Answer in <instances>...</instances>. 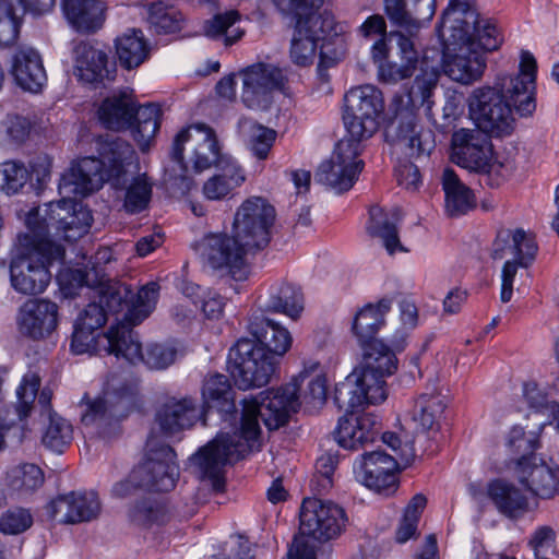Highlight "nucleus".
<instances>
[{
	"instance_id": "1",
	"label": "nucleus",
	"mask_w": 559,
	"mask_h": 559,
	"mask_svg": "<svg viewBox=\"0 0 559 559\" xmlns=\"http://www.w3.org/2000/svg\"><path fill=\"white\" fill-rule=\"evenodd\" d=\"M536 68L533 55L523 51L518 73L500 74L492 85L472 90L466 104L475 129L491 136H506L513 131L514 111L522 117L531 116L536 109Z\"/></svg>"
},
{
	"instance_id": "2",
	"label": "nucleus",
	"mask_w": 559,
	"mask_h": 559,
	"mask_svg": "<svg viewBox=\"0 0 559 559\" xmlns=\"http://www.w3.org/2000/svg\"><path fill=\"white\" fill-rule=\"evenodd\" d=\"M98 166L95 157L73 162L60 178L58 190L61 200L29 211L25 219L29 231L25 235H34L36 239H48L47 235H53L68 241L81 237L91 226L92 215L74 198L88 195L102 188Z\"/></svg>"
},
{
	"instance_id": "3",
	"label": "nucleus",
	"mask_w": 559,
	"mask_h": 559,
	"mask_svg": "<svg viewBox=\"0 0 559 559\" xmlns=\"http://www.w3.org/2000/svg\"><path fill=\"white\" fill-rule=\"evenodd\" d=\"M435 85L433 75L416 78L408 92L395 94L391 99L384 134L396 156L419 159L433 150V134L423 126L418 111Z\"/></svg>"
},
{
	"instance_id": "4",
	"label": "nucleus",
	"mask_w": 559,
	"mask_h": 559,
	"mask_svg": "<svg viewBox=\"0 0 559 559\" xmlns=\"http://www.w3.org/2000/svg\"><path fill=\"white\" fill-rule=\"evenodd\" d=\"M98 173L104 182L123 192V207L129 213L145 210L152 197V183L140 171L136 153L124 140L116 138L102 141L98 147Z\"/></svg>"
},
{
	"instance_id": "5",
	"label": "nucleus",
	"mask_w": 559,
	"mask_h": 559,
	"mask_svg": "<svg viewBox=\"0 0 559 559\" xmlns=\"http://www.w3.org/2000/svg\"><path fill=\"white\" fill-rule=\"evenodd\" d=\"M284 14H295L296 27L292 38L290 58L297 66L311 64L318 47H320V61L318 71L322 75L323 67L332 66L335 58L329 57L325 51L326 39L336 34L334 16L328 12L313 11L323 0H273Z\"/></svg>"
},
{
	"instance_id": "6",
	"label": "nucleus",
	"mask_w": 559,
	"mask_h": 559,
	"mask_svg": "<svg viewBox=\"0 0 559 559\" xmlns=\"http://www.w3.org/2000/svg\"><path fill=\"white\" fill-rule=\"evenodd\" d=\"M64 249L50 239H36L34 235H20L10 263L12 287L23 295L43 293L51 274L49 266L62 260Z\"/></svg>"
},
{
	"instance_id": "7",
	"label": "nucleus",
	"mask_w": 559,
	"mask_h": 559,
	"mask_svg": "<svg viewBox=\"0 0 559 559\" xmlns=\"http://www.w3.org/2000/svg\"><path fill=\"white\" fill-rule=\"evenodd\" d=\"M304 377L299 374L277 389L261 392L259 397L243 400L241 438L246 442L257 441L260 435L259 418L270 430L287 424L290 415L300 407L298 391Z\"/></svg>"
},
{
	"instance_id": "8",
	"label": "nucleus",
	"mask_w": 559,
	"mask_h": 559,
	"mask_svg": "<svg viewBox=\"0 0 559 559\" xmlns=\"http://www.w3.org/2000/svg\"><path fill=\"white\" fill-rule=\"evenodd\" d=\"M98 118L110 130L131 128L134 141L142 151H146L159 129L160 109L154 104L138 107L132 92L123 90L103 100Z\"/></svg>"
},
{
	"instance_id": "9",
	"label": "nucleus",
	"mask_w": 559,
	"mask_h": 559,
	"mask_svg": "<svg viewBox=\"0 0 559 559\" xmlns=\"http://www.w3.org/2000/svg\"><path fill=\"white\" fill-rule=\"evenodd\" d=\"M445 52L443 71L453 81L472 84L480 80L486 69L485 53L499 48L502 38L497 27L485 24L483 35H467L466 38L452 41L443 38Z\"/></svg>"
},
{
	"instance_id": "10",
	"label": "nucleus",
	"mask_w": 559,
	"mask_h": 559,
	"mask_svg": "<svg viewBox=\"0 0 559 559\" xmlns=\"http://www.w3.org/2000/svg\"><path fill=\"white\" fill-rule=\"evenodd\" d=\"M179 476L176 454L153 430L147 438L144 461L136 466L128 479L114 487L117 497H126L132 489L171 490Z\"/></svg>"
},
{
	"instance_id": "11",
	"label": "nucleus",
	"mask_w": 559,
	"mask_h": 559,
	"mask_svg": "<svg viewBox=\"0 0 559 559\" xmlns=\"http://www.w3.org/2000/svg\"><path fill=\"white\" fill-rule=\"evenodd\" d=\"M490 134L477 129L462 128L452 134V160L476 174L509 176L514 166L498 160Z\"/></svg>"
},
{
	"instance_id": "12",
	"label": "nucleus",
	"mask_w": 559,
	"mask_h": 559,
	"mask_svg": "<svg viewBox=\"0 0 559 559\" xmlns=\"http://www.w3.org/2000/svg\"><path fill=\"white\" fill-rule=\"evenodd\" d=\"M173 157L201 173L217 166L223 159L222 145L215 130L205 123H194L182 129L175 138Z\"/></svg>"
},
{
	"instance_id": "13",
	"label": "nucleus",
	"mask_w": 559,
	"mask_h": 559,
	"mask_svg": "<svg viewBox=\"0 0 559 559\" xmlns=\"http://www.w3.org/2000/svg\"><path fill=\"white\" fill-rule=\"evenodd\" d=\"M415 457V449L405 444L397 456L382 451H372L360 455L353 465L355 479L379 493L391 495L397 488L396 472L408 465Z\"/></svg>"
},
{
	"instance_id": "14",
	"label": "nucleus",
	"mask_w": 559,
	"mask_h": 559,
	"mask_svg": "<svg viewBox=\"0 0 559 559\" xmlns=\"http://www.w3.org/2000/svg\"><path fill=\"white\" fill-rule=\"evenodd\" d=\"M384 109L383 95L376 86L366 84L350 88L344 97V123L350 140L361 142L379 129Z\"/></svg>"
},
{
	"instance_id": "15",
	"label": "nucleus",
	"mask_w": 559,
	"mask_h": 559,
	"mask_svg": "<svg viewBox=\"0 0 559 559\" xmlns=\"http://www.w3.org/2000/svg\"><path fill=\"white\" fill-rule=\"evenodd\" d=\"M135 388L118 377L107 381L102 395L81 403V421L85 427L97 431L108 426L112 419L126 416L134 405Z\"/></svg>"
},
{
	"instance_id": "16",
	"label": "nucleus",
	"mask_w": 559,
	"mask_h": 559,
	"mask_svg": "<svg viewBox=\"0 0 559 559\" xmlns=\"http://www.w3.org/2000/svg\"><path fill=\"white\" fill-rule=\"evenodd\" d=\"M275 217V209L266 199L250 197L235 213L233 234L245 248L259 250L269 243Z\"/></svg>"
},
{
	"instance_id": "17",
	"label": "nucleus",
	"mask_w": 559,
	"mask_h": 559,
	"mask_svg": "<svg viewBox=\"0 0 559 559\" xmlns=\"http://www.w3.org/2000/svg\"><path fill=\"white\" fill-rule=\"evenodd\" d=\"M252 448L249 442H242L236 435L219 433L204 445L191 459V465L202 479H209L215 490L223 486V472L225 465L241 457Z\"/></svg>"
},
{
	"instance_id": "18",
	"label": "nucleus",
	"mask_w": 559,
	"mask_h": 559,
	"mask_svg": "<svg viewBox=\"0 0 559 559\" xmlns=\"http://www.w3.org/2000/svg\"><path fill=\"white\" fill-rule=\"evenodd\" d=\"M229 360L236 384L242 390L265 385L273 373L277 360L250 340H240L231 348Z\"/></svg>"
},
{
	"instance_id": "19",
	"label": "nucleus",
	"mask_w": 559,
	"mask_h": 559,
	"mask_svg": "<svg viewBox=\"0 0 559 559\" xmlns=\"http://www.w3.org/2000/svg\"><path fill=\"white\" fill-rule=\"evenodd\" d=\"M360 151L359 142L342 139L337 142L330 160L320 165L316 179L338 193L349 190L364 166L362 160L358 158Z\"/></svg>"
},
{
	"instance_id": "20",
	"label": "nucleus",
	"mask_w": 559,
	"mask_h": 559,
	"mask_svg": "<svg viewBox=\"0 0 559 559\" xmlns=\"http://www.w3.org/2000/svg\"><path fill=\"white\" fill-rule=\"evenodd\" d=\"M242 79L241 102L254 110H265L273 102V93L284 91L285 72L275 64L259 62L240 72Z\"/></svg>"
},
{
	"instance_id": "21",
	"label": "nucleus",
	"mask_w": 559,
	"mask_h": 559,
	"mask_svg": "<svg viewBox=\"0 0 559 559\" xmlns=\"http://www.w3.org/2000/svg\"><path fill=\"white\" fill-rule=\"evenodd\" d=\"M346 522L344 509L332 501L308 498L301 504L299 530L304 536L329 542L343 533Z\"/></svg>"
},
{
	"instance_id": "22",
	"label": "nucleus",
	"mask_w": 559,
	"mask_h": 559,
	"mask_svg": "<svg viewBox=\"0 0 559 559\" xmlns=\"http://www.w3.org/2000/svg\"><path fill=\"white\" fill-rule=\"evenodd\" d=\"M334 399L338 406L345 409H354L365 404L382 403L386 399L384 378L367 370L360 364L343 382L336 385Z\"/></svg>"
},
{
	"instance_id": "23",
	"label": "nucleus",
	"mask_w": 559,
	"mask_h": 559,
	"mask_svg": "<svg viewBox=\"0 0 559 559\" xmlns=\"http://www.w3.org/2000/svg\"><path fill=\"white\" fill-rule=\"evenodd\" d=\"M203 260L213 269L228 267L236 281L248 277V269L245 266L243 257L252 249L245 248L241 241L225 234H211L204 237L199 246Z\"/></svg>"
},
{
	"instance_id": "24",
	"label": "nucleus",
	"mask_w": 559,
	"mask_h": 559,
	"mask_svg": "<svg viewBox=\"0 0 559 559\" xmlns=\"http://www.w3.org/2000/svg\"><path fill=\"white\" fill-rule=\"evenodd\" d=\"M514 476L533 496L552 499L559 493V466L536 454L523 455L514 467Z\"/></svg>"
},
{
	"instance_id": "25",
	"label": "nucleus",
	"mask_w": 559,
	"mask_h": 559,
	"mask_svg": "<svg viewBox=\"0 0 559 559\" xmlns=\"http://www.w3.org/2000/svg\"><path fill=\"white\" fill-rule=\"evenodd\" d=\"M475 0H450L442 13L439 34L452 41L466 38L467 35H483L485 24L496 27L488 19L480 17L474 9Z\"/></svg>"
},
{
	"instance_id": "26",
	"label": "nucleus",
	"mask_w": 559,
	"mask_h": 559,
	"mask_svg": "<svg viewBox=\"0 0 559 559\" xmlns=\"http://www.w3.org/2000/svg\"><path fill=\"white\" fill-rule=\"evenodd\" d=\"M46 511L48 515L62 524H79L98 518L102 504L98 496L93 492H69L51 500Z\"/></svg>"
},
{
	"instance_id": "27",
	"label": "nucleus",
	"mask_w": 559,
	"mask_h": 559,
	"mask_svg": "<svg viewBox=\"0 0 559 559\" xmlns=\"http://www.w3.org/2000/svg\"><path fill=\"white\" fill-rule=\"evenodd\" d=\"M21 334L33 340L49 336L58 325V306L46 299H29L24 302L16 318Z\"/></svg>"
},
{
	"instance_id": "28",
	"label": "nucleus",
	"mask_w": 559,
	"mask_h": 559,
	"mask_svg": "<svg viewBox=\"0 0 559 559\" xmlns=\"http://www.w3.org/2000/svg\"><path fill=\"white\" fill-rule=\"evenodd\" d=\"M204 417V409L193 397H171L156 413L155 421L165 436H173L193 427Z\"/></svg>"
},
{
	"instance_id": "29",
	"label": "nucleus",
	"mask_w": 559,
	"mask_h": 559,
	"mask_svg": "<svg viewBox=\"0 0 559 559\" xmlns=\"http://www.w3.org/2000/svg\"><path fill=\"white\" fill-rule=\"evenodd\" d=\"M537 253V245L531 234L522 228H501L492 243L493 260H514L526 269Z\"/></svg>"
},
{
	"instance_id": "30",
	"label": "nucleus",
	"mask_w": 559,
	"mask_h": 559,
	"mask_svg": "<svg viewBox=\"0 0 559 559\" xmlns=\"http://www.w3.org/2000/svg\"><path fill=\"white\" fill-rule=\"evenodd\" d=\"M390 22L415 35L429 23L436 12V0H383Z\"/></svg>"
},
{
	"instance_id": "31",
	"label": "nucleus",
	"mask_w": 559,
	"mask_h": 559,
	"mask_svg": "<svg viewBox=\"0 0 559 559\" xmlns=\"http://www.w3.org/2000/svg\"><path fill=\"white\" fill-rule=\"evenodd\" d=\"M379 432V423L372 414L346 415L338 420L335 430L337 443L349 450H358L372 442Z\"/></svg>"
},
{
	"instance_id": "32",
	"label": "nucleus",
	"mask_w": 559,
	"mask_h": 559,
	"mask_svg": "<svg viewBox=\"0 0 559 559\" xmlns=\"http://www.w3.org/2000/svg\"><path fill=\"white\" fill-rule=\"evenodd\" d=\"M39 386L40 378L38 374L28 372L23 377L16 389L17 402L14 413H10L0 400V448H2L3 438L10 432L15 421L23 420L29 415Z\"/></svg>"
},
{
	"instance_id": "33",
	"label": "nucleus",
	"mask_w": 559,
	"mask_h": 559,
	"mask_svg": "<svg viewBox=\"0 0 559 559\" xmlns=\"http://www.w3.org/2000/svg\"><path fill=\"white\" fill-rule=\"evenodd\" d=\"M12 75L19 86L38 93L47 81L41 57L32 47L20 48L12 58Z\"/></svg>"
},
{
	"instance_id": "34",
	"label": "nucleus",
	"mask_w": 559,
	"mask_h": 559,
	"mask_svg": "<svg viewBox=\"0 0 559 559\" xmlns=\"http://www.w3.org/2000/svg\"><path fill=\"white\" fill-rule=\"evenodd\" d=\"M61 9L69 24L82 33L98 31L106 20L103 0H61Z\"/></svg>"
},
{
	"instance_id": "35",
	"label": "nucleus",
	"mask_w": 559,
	"mask_h": 559,
	"mask_svg": "<svg viewBox=\"0 0 559 559\" xmlns=\"http://www.w3.org/2000/svg\"><path fill=\"white\" fill-rule=\"evenodd\" d=\"M126 287L107 286L100 289L99 301L91 302L82 310L74 325L98 331L107 321V312H118L122 306Z\"/></svg>"
},
{
	"instance_id": "36",
	"label": "nucleus",
	"mask_w": 559,
	"mask_h": 559,
	"mask_svg": "<svg viewBox=\"0 0 559 559\" xmlns=\"http://www.w3.org/2000/svg\"><path fill=\"white\" fill-rule=\"evenodd\" d=\"M413 36L411 34L405 36L402 32H391L388 35V40L396 49L401 62L380 67L381 75L385 81L397 82L413 75L418 63V51L415 48Z\"/></svg>"
},
{
	"instance_id": "37",
	"label": "nucleus",
	"mask_w": 559,
	"mask_h": 559,
	"mask_svg": "<svg viewBox=\"0 0 559 559\" xmlns=\"http://www.w3.org/2000/svg\"><path fill=\"white\" fill-rule=\"evenodd\" d=\"M252 335L260 343L267 354L276 357H283L293 345V336L290 332L281 323L265 318H257L250 323Z\"/></svg>"
},
{
	"instance_id": "38",
	"label": "nucleus",
	"mask_w": 559,
	"mask_h": 559,
	"mask_svg": "<svg viewBox=\"0 0 559 559\" xmlns=\"http://www.w3.org/2000/svg\"><path fill=\"white\" fill-rule=\"evenodd\" d=\"M104 353L123 358L130 364L144 360L142 345L136 334L124 324L112 325L102 335Z\"/></svg>"
},
{
	"instance_id": "39",
	"label": "nucleus",
	"mask_w": 559,
	"mask_h": 559,
	"mask_svg": "<svg viewBox=\"0 0 559 559\" xmlns=\"http://www.w3.org/2000/svg\"><path fill=\"white\" fill-rule=\"evenodd\" d=\"M392 300L382 298L376 304H367L358 310L352 323V331L364 344L372 340L384 324L385 316L390 312Z\"/></svg>"
},
{
	"instance_id": "40",
	"label": "nucleus",
	"mask_w": 559,
	"mask_h": 559,
	"mask_svg": "<svg viewBox=\"0 0 559 559\" xmlns=\"http://www.w3.org/2000/svg\"><path fill=\"white\" fill-rule=\"evenodd\" d=\"M447 405V397L440 393L431 392L419 395L412 411V420L416 425V429L423 432L438 431Z\"/></svg>"
},
{
	"instance_id": "41",
	"label": "nucleus",
	"mask_w": 559,
	"mask_h": 559,
	"mask_svg": "<svg viewBox=\"0 0 559 559\" xmlns=\"http://www.w3.org/2000/svg\"><path fill=\"white\" fill-rule=\"evenodd\" d=\"M488 496L500 513L516 519L528 511V499L513 484L495 480L488 485Z\"/></svg>"
},
{
	"instance_id": "42",
	"label": "nucleus",
	"mask_w": 559,
	"mask_h": 559,
	"mask_svg": "<svg viewBox=\"0 0 559 559\" xmlns=\"http://www.w3.org/2000/svg\"><path fill=\"white\" fill-rule=\"evenodd\" d=\"M441 183L445 195V211L450 216L465 214L475 207L474 193L453 169L445 168L442 171Z\"/></svg>"
},
{
	"instance_id": "43",
	"label": "nucleus",
	"mask_w": 559,
	"mask_h": 559,
	"mask_svg": "<svg viewBox=\"0 0 559 559\" xmlns=\"http://www.w3.org/2000/svg\"><path fill=\"white\" fill-rule=\"evenodd\" d=\"M369 214L368 231L371 236L381 239L388 253L392 255L396 252H406L407 250L400 241L396 228L397 211L388 213L382 207L373 205L370 207Z\"/></svg>"
},
{
	"instance_id": "44",
	"label": "nucleus",
	"mask_w": 559,
	"mask_h": 559,
	"mask_svg": "<svg viewBox=\"0 0 559 559\" xmlns=\"http://www.w3.org/2000/svg\"><path fill=\"white\" fill-rule=\"evenodd\" d=\"M73 53L75 74L81 81L95 83L103 80L107 72V55L103 50L88 43L81 41L75 45Z\"/></svg>"
},
{
	"instance_id": "45",
	"label": "nucleus",
	"mask_w": 559,
	"mask_h": 559,
	"mask_svg": "<svg viewBox=\"0 0 559 559\" xmlns=\"http://www.w3.org/2000/svg\"><path fill=\"white\" fill-rule=\"evenodd\" d=\"M245 181L241 168L234 162H227L219 173L211 176L203 185V195L211 201H221Z\"/></svg>"
},
{
	"instance_id": "46",
	"label": "nucleus",
	"mask_w": 559,
	"mask_h": 559,
	"mask_svg": "<svg viewBox=\"0 0 559 559\" xmlns=\"http://www.w3.org/2000/svg\"><path fill=\"white\" fill-rule=\"evenodd\" d=\"M266 308L276 313H283L297 320L305 309L301 289L290 283H281L272 287Z\"/></svg>"
},
{
	"instance_id": "47",
	"label": "nucleus",
	"mask_w": 559,
	"mask_h": 559,
	"mask_svg": "<svg viewBox=\"0 0 559 559\" xmlns=\"http://www.w3.org/2000/svg\"><path fill=\"white\" fill-rule=\"evenodd\" d=\"M124 287L128 292L123 295L122 299L130 295L127 301L128 310L124 319L130 325H136L145 320L155 309L160 287L156 282H150L143 285L135 294H131L129 288Z\"/></svg>"
},
{
	"instance_id": "48",
	"label": "nucleus",
	"mask_w": 559,
	"mask_h": 559,
	"mask_svg": "<svg viewBox=\"0 0 559 559\" xmlns=\"http://www.w3.org/2000/svg\"><path fill=\"white\" fill-rule=\"evenodd\" d=\"M203 409L217 407L219 412L231 413L235 409L234 393L229 380L224 374H211L202 386Z\"/></svg>"
},
{
	"instance_id": "49",
	"label": "nucleus",
	"mask_w": 559,
	"mask_h": 559,
	"mask_svg": "<svg viewBox=\"0 0 559 559\" xmlns=\"http://www.w3.org/2000/svg\"><path fill=\"white\" fill-rule=\"evenodd\" d=\"M116 53L120 64L130 70L139 67L148 55V47L141 31L130 29L116 39Z\"/></svg>"
},
{
	"instance_id": "50",
	"label": "nucleus",
	"mask_w": 559,
	"mask_h": 559,
	"mask_svg": "<svg viewBox=\"0 0 559 559\" xmlns=\"http://www.w3.org/2000/svg\"><path fill=\"white\" fill-rule=\"evenodd\" d=\"M4 481L12 492L28 495L44 484V474L37 465L22 463L7 471Z\"/></svg>"
},
{
	"instance_id": "51",
	"label": "nucleus",
	"mask_w": 559,
	"mask_h": 559,
	"mask_svg": "<svg viewBox=\"0 0 559 559\" xmlns=\"http://www.w3.org/2000/svg\"><path fill=\"white\" fill-rule=\"evenodd\" d=\"M238 133L259 159L266 158L276 135L274 130L248 118L239 120Z\"/></svg>"
},
{
	"instance_id": "52",
	"label": "nucleus",
	"mask_w": 559,
	"mask_h": 559,
	"mask_svg": "<svg viewBox=\"0 0 559 559\" xmlns=\"http://www.w3.org/2000/svg\"><path fill=\"white\" fill-rule=\"evenodd\" d=\"M240 15L237 11H228L224 14H216L204 24V34L210 38L224 37L225 46L237 43L245 34L239 26H235Z\"/></svg>"
},
{
	"instance_id": "53",
	"label": "nucleus",
	"mask_w": 559,
	"mask_h": 559,
	"mask_svg": "<svg viewBox=\"0 0 559 559\" xmlns=\"http://www.w3.org/2000/svg\"><path fill=\"white\" fill-rule=\"evenodd\" d=\"M28 119L15 114H8L0 121V145L5 148L17 147L25 143L31 133Z\"/></svg>"
},
{
	"instance_id": "54",
	"label": "nucleus",
	"mask_w": 559,
	"mask_h": 559,
	"mask_svg": "<svg viewBox=\"0 0 559 559\" xmlns=\"http://www.w3.org/2000/svg\"><path fill=\"white\" fill-rule=\"evenodd\" d=\"M399 308L400 325L391 328L388 342L394 349L402 350L409 333L418 325V309L411 300H402Z\"/></svg>"
},
{
	"instance_id": "55",
	"label": "nucleus",
	"mask_w": 559,
	"mask_h": 559,
	"mask_svg": "<svg viewBox=\"0 0 559 559\" xmlns=\"http://www.w3.org/2000/svg\"><path fill=\"white\" fill-rule=\"evenodd\" d=\"M361 365H364L367 370L379 373L385 378L396 371L397 358L388 346L382 343H374L365 353Z\"/></svg>"
},
{
	"instance_id": "56",
	"label": "nucleus",
	"mask_w": 559,
	"mask_h": 559,
	"mask_svg": "<svg viewBox=\"0 0 559 559\" xmlns=\"http://www.w3.org/2000/svg\"><path fill=\"white\" fill-rule=\"evenodd\" d=\"M48 420V426L41 438L43 444L60 453L72 440V426L68 420L51 412H49Z\"/></svg>"
},
{
	"instance_id": "57",
	"label": "nucleus",
	"mask_w": 559,
	"mask_h": 559,
	"mask_svg": "<svg viewBox=\"0 0 559 559\" xmlns=\"http://www.w3.org/2000/svg\"><path fill=\"white\" fill-rule=\"evenodd\" d=\"M115 260L114 252L110 248H100L92 258L91 271L83 272L75 270L72 272L73 278L78 282L79 286H96L104 282L105 274L103 266Z\"/></svg>"
},
{
	"instance_id": "58",
	"label": "nucleus",
	"mask_w": 559,
	"mask_h": 559,
	"mask_svg": "<svg viewBox=\"0 0 559 559\" xmlns=\"http://www.w3.org/2000/svg\"><path fill=\"white\" fill-rule=\"evenodd\" d=\"M98 331L74 325L71 338V350L76 355L98 354L104 352L102 335Z\"/></svg>"
},
{
	"instance_id": "59",
	"label": "nucleus",
	"mask_w": 559,
	"mask_h": 559,
	"mask_svg": "<svg viewBox=\"0 0 559 559\" xmlns=\"http://www.w3.org/2000/svg\"><path fill=\"white\" fill-rule=\"evenodd\" d=\"M524 395L528 405L535 409L532 415L548 412L555 417L559 412V403L554 399L546 388H540L536 383H527L524 388Z\"/></svg>"
},
{
	"instance_id": "60",
	"label": "nucleus",
	"mask_w": 559,
	"mask_h": 559,
	"mask_svg": "<svg viewBox=\"0 0 559 559\" xmlns=\"http://www.w3.org/2000/svg\"><path fill=\"white\" fill-rule=\"evenodd\" d=\"M33 518L28 510L15 508L8 510L0 518V532L8 535H17L28 530Z\"/></svg>"
},
{
	"instance_id": "61",
	"label": "nucleus",
	"mask_w": 559,
	"mask_h": 559,
	"mask_svg": "<svg viewBox=\"0 0 559 559\" xmlns=\"http://www.w3.org/2000/svg\"><path fill=\"white\" fill-rule=\"evenodd\" d=\"M131 518L141 525L160 524L168 518L166 507L156 501H143L131 511Z\"/></svg>"
},
{
	"instance_id": "62",
	"label": "nucleus",
	"mask_w": 559,
	"mask_h": 559,
	"mask_svg": "<svg viewBox=\"0 0 559 559\" xmlns=\"http://www.w3.org/2000/svg\"><path fill=\"white\" fill-rule=\"evenodd\" d=\"M148 21L157 33H175L181 28V15L160 5L151 8Z\"/></svg>"
},
{
	"instance_id": "63",
	"label": "nucleus",
	"mask_w": 559,
	"mask_h": 559,
	"mask_svg": "<svg viewBox=\"0 0 559 559\" xmlns=\"http://www.w3.org/2000/svg\"><path fill=\"white\" fill-rule=\"evenodd\" d=\"M176 357L177 350L175 347L163 344H153L147 347L144 360L141 362H144L151 369L160 370L174 364Z\"/></svg>"
},
{
	"instance_id": "64",
	"label": "nucleus",
	"mask_w": 559,
	"mask_h": 559,
	"mask_svg": "<svg viewBox=\"0 0 559 559\" xmlns=\"http://www.w3.org/2000/svg\"><path fill=\"white\" fill-rule=\"evenodd\" d=\"M328 396V385L324 376L318 374L311 379L301 395H299L300 405L305 404L309 408L321 407Z\"/></svg>"
}]
</instances>
